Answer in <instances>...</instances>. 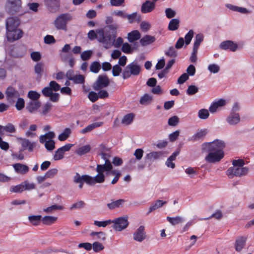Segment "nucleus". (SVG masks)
I'll use <instances>...</instances> for the list:
<instances>
[{
	"label": "nucleus",
	"instance_id": "1",
	"mask_svg": "<svg viewBox=\"0 0 254 254\" xmlns=\"http://www.w3.org/2000/svg\"><path fill=\"white\" fill-rule=\"evenodd\" d=\"M226 144L224 141L215 139L210 142H204L201 145L202 153H208L205 160L210 163L219 162L224 156V148Z\"/></svg>",
	"mask_w": 254,
	"mask_h": 254
},
{
	"label": "nucleus",
	"instance_id": "2",
	"mask_svg": "<svg viewBox=\"0 0 254 254\" xmlns=\"http://www.w3.org/2000/svg\"><path fill=\"white\" fill-rule=\"evenodd\" d=\"M113 169V166L109 160H106V162L104 164H98L96 169V171L98 172V174L93 177L92 179L95 183H103L105 181L106 174L104 173V172H108Z\"/></svg>",
	"mask_w": 254,
	"mask_h": 254
},
{
	"label": "nucleus",
	"instance_id": "3",
	"mask_svg": "<svg viewBox=\"0 0 254 254\" xmlns=\"http://www.w3.org/2000/svg\"><path fill=\"white\" fill-rule=\"evenodd\" d=\"M116 37V33L105 32L103 29L98 32V41L103 43L104 47L106 49L110 48L114 44Z\"/></svg>",
	"mask_w": 254,
	"mask_h": 254
},
{
	"label": "nucleus",
	"instance_id": "4",
	"mask_svg": "<svg viewBox=\"0 0 254 254\" xmlns=\"http://www.w3.org/2000/svg\"><path fill=\"white\" fill-rule=\"evenodd\" d=\"M21 8V0H6L5 10L9 14H16L19 12Z\"/></svg>",
	"mask_w": 254,
	"mask_h": 254
},
{
	"label": "nucleus",
	"instance_id": "5",
	"mask_svg": "<svg viewBox=\"0 0 254 254\" xmlns=\"http://www.w3.org/2000/svg\"><path fill=\"white\" fill-rule=\"evenodd\" d=\"M73 182L76 184H79V188L82 189L84 183H86L89 186H94L96 183L92 179V177L84 175L80 176L78 173H76L73 177Z\"/></svg>",
	"mask_w": 254,
	"mask_h": 254
},
{
	"label": "nucleus",
	"instance_id": "6",
	"mask_svg": "<svg viewBox=\"0 0 254 254\" xmlns=\"http://www.w3.org/2000/svg\"><path fill=\"white\" fill-rule=\"evenodd\" d=\"M249 169L247 167H236L233 166L228 168L226 171V175L230 179L234 177H242L247 175L248 173Z\"/></svg>",
	"mask_w": 254,
	"mask_h": 254
},
{
	"label": "nucleus",
	"instance_id": "7",
	"mask_svg": "<svg viewBox=\"0 0 254 254\" xmlns=\"http://www.w3.org/2000/svg\"><path fill=\"white\" fill-rule=\"evenodd\" d=\"M111 222L114 224L112 227L117 231H122L127 228L129 225L127 216L116 218L111 220Z\"/></svg>",
	"mask_w": 254,
	"mask_h": 254
},
{
	"label": "nucleus",
	"instance_id": "8",
	"mask_svg": "<svg viewBox=\"0 0 254 254\" xmlns=\"http://www.w3.org/2000/svg\"><path fill=\"white\" fill-rule=\"evenodd\" d=\"M71 19L70 14L66 13L60 15L55 20V25L57 29L66 30V24Z\"/></svg>",
	"mask_w": 254,
	"mask_h": 254
},
{
	"label": "nucleus",
	"instance_id": "9",
	"mask_svg": "<svg viewBox=\"0 0 254 254\" xmlns=\"http://www.w3.org/2000/svg\"><path fill=\"white\" fill-rule=\"evenodd\" d=\"M204 35L201 33L197 34L194 37L193 50L191 53V63H195L197 60L198 49L200 44L203 41Z\"/></svg>",
	"mask_w": 254,
	"mask_h": 254
},
{
	"label": "nucleus",
	"instance_id": "10",
	"mask_svg": "<svg viewBox=\"0 0 254 254\" xmlns=\"http://www.w3.org/2000/svg\"><path fill=\"white\" fill-rule=\"evenodd\" d=\"M110 84V80L106 74L100 75L97 80L94 83L92 87L96 90L98 91L102 88L107 87Z\"/></svg>",
	"mask_w": 254,
	"mask_h": 254
},
{
	"label": "nucleus",
	"instance_id": "11",
	"mask_svg": "<svg viewBox=\"0 0 254 254\" xmlns=\"http://www.w3.org/2000/svg\"><path fill=\"white\" fill-rule=\"evenodd\" d=\"M23 33V31L18 29V27L12 28L11 29H7L6 36L7 40L9 42H13L18 40L22 37Z\"/></svg>",
	"mask_w": 254,
	"mask_h": 254
},
{
	"label": "nucleus",
	"instance_id": "12",
	"mask_svg": "<svg viewBox=\"0 0 254 254\" xmlns=\"http://www.w3.org/2000/svg\"><path fill=\"white\" fill-rule=\"evenodd\" d=\"M47 9L51 12L58 11L60 7V1L59 0H43Z\"/></svg>",
	"mask_w": 254,
	"mask_h": 254
},
{
	"label": "nucleus",
	"instance_id": "13",
	"mask_svg": "<svg viewBox=\"0 0 254 254\" xmlns=\"http://www.w3.org/2000/svg\"><path fill=\"white\" fill-rule=\"evenodd\" d=\"M146 233L145 228L143 226H140L133 234V240L141 242L146 238Z\"/></svg>",
	"mask_w": 254,
	"mask_h": 254
},
{
	"label": "nucleus",
	"instance_id": "14",
	"mask_svg": "<svg viewBox=\"0 0 254 254\" xmlns=\"http://www.w3.org/2000/svg\"><path fill=\"white\" fill-rule=\"evenodd\" d=\"M238 45L231 40H227L220 43L219 47L224 50H229L232 52H235L238 48Z\"/></svg>",
	"mask_w": 254,
	"mask_h": 254
},
{
	"label": "nucleus",
	"instance_id": "15",
	"mask_svg": "<svg viewBox=\"0 0 254 254\" xmlns=\"http://www.w3.org/2000/svg\"><path fill=\"white\" fill-rule=\"evenodd\" d=\"M164 153L163 151H152L147 153L144 157L145 161L146 162L149 161V165H150L152 161L161 157Z\"/></svg>",
	"mask_w": 254,
	"mask_h": 254
},
{
	"label": "nucleus",
	"instance_id": "16",
	"mask_svg": "<svg viewBox=\"0 0 254 254\" xmlns=\"http://www.w3.org/2000/svg\"><path fill=\"white\" fill-rule=\"evenodd\" d=\"M20 23L19 19L17 17H10L6 20V29H11L18 27Z\"/></svg>",
	"mask_w": 254,
	"mask_h": 254
},
{
	"label": "nucleus",
	"instance_id": "17",
	"mask_svg": "<svg viewBox=\"0 0 254 254\" xmlns=\"http://www.w3.org/2000/svg\"><path fill=\"white\" fill-rule=\"evenodd\" d=\"M152 0V1L150 0H146L142 3L141 7V11L143 13H149L153 11L155 7V2Z\"/></svg>",
	"mask_w": 254,
	"mask_h": 254
},
{
	"label": "nucleus",
	"instance_id": "18",
	"mask_svg": "<svg viewBox=\"0 0 254 254\" xmlns=\"http://www.w3.org/2000/svg\"><path fill=\"white\" fill-rule=\"evenodd\" d=\"M227 121L231 125L237 124L240 121L239 114L237 113L231 112L227 118Z\"/></svg>",
	"mask_w": 254,
	"mask_h": 254
},
{
	"label": "nucleus",
	"instance_id": "19",
	"mask_svg": "<svg viewBox=\"0 0 254 254\" xmlns=\"http://www.w3.org/2000/svg\"><path fill=\"white\" fill-rule=\"evenodd\" d=\"M127 67L132 75L137 76L140 72L141 67L137 64V63H135V61H134L132 63L128 64Z\"/></svg>",
	"mask_w": 254,
	"mask_h": 254
},
{
	"label": "nucleus",
	"instance_id": "20",
	"mask_svg": "<svg viewBox=\"0 0 254 254\" xmlns=\"http://www.w3.org/2000/svg\"><path fill=\"white\" fill-rule=\"evenodd\" d=\"M41 103L39 101H31L27 104L26 109L29 112L32 113L37 111L41 106Z\"/></svg>",
	"mask_w": 254,
	"mask_h": 254
},
{
	"label": "nucleus",
	"instance_id": "21",
	"mask_svg": "<svg viewBox=\"0 0 254 254\" xmlns=\"http://www.w3.org/2000/svg\"><path fill=\"white\" fill-rule=\"evenodd\" d=\"M22 148L20 149L19 152H21L23 150L28 148V150L29 152H32L33 150V148L36 146L35 142H30L28 139H23L21 143Z\"/></svg>",
	"mask_w": 254,
	"mask_h": 254
},
{
	"label": "nucleus",
	"instance_id": "22",
	"mask_svg": "<svg viewBox=\"0 0 254 254\" xmlns=\"http://www.w3.org/2000/svg\"><path fill=\"white\" fill-rule=\"evenodd\" d=\"M13 167L17 173L20 174H25L29 170L28 166L20 163H15L13 164Z\"/></svg>",
	"mask_w": 254,
	"mask_h": 254
},
{
	"label": "nucleus",
	"instance_id": "23",
	"mask_svg": "<svg viewBox=\"0 0 254 254\" xmlns=\"http://www.w3.org/2000/svg\"><path fill=\"white\" fill-rule=\"evenodd\" d=\"M226 101L224 99H220L217 101L214 102L211 104L209 108V111L211 113L216 112L219 107H222L226 104Z\"/></svg>",
	"mask_w": 254,
	"mask_h": 254
},
{
	"label": "nucleus",
	"instance_id": "24",
	"mask_svg": "<svg viewBox=\"0 0 254 254\" xmlns=\"http://www.w3.org/2000/svg\"><path fill=\"white\" fill-rule=\"evenodd\" d=\"M247 238L244 237H239L236 240L235 249L237 252H240L246 244Z\"/></svg>",
	"mask_w": 254,
	"mask_h": 254
},
{
	"label": "nucleus",
	"instance_id": "25",
	"mask_svg": "<svg viewBox=\"0 0 254 254\" xmlns=\"http://www.w3.org/2000/svg\"><path fill=\"white\" fill-rule=\"evenodd\" d=\"M141 37V34L138 30H133L127 34L128 41L130 43H133Z\"/></svg>",
	"mask_w": 254,
	"mask_h": 254
},
{
	"label": "nucleus",
	"instance_id": "26",
	"mask_svg": "<svg viewBox=\"0 0 254 254\" xmlns=\"http://www.w3.org/2000/svg\"><path fill=\"white\" fill-rule=\"evenodd\" d=\"M155 41V37L146 35L140 39V43L142 46H145L153 43Z\"/></svg>",
	"mask_w": 254,
	"mask_h": 254
},
{
	"label": "nucleus",
	"instance_id": "27",
	"mask_svg": "<svg viewBox=\"0 0 254 254\" xmlns=\"http://www.w3.org/2000/svg\"><path fill=\"white\" fill-rule=\"evenodd\" d=\"M166 203H167V201H163L161 200H157L155 201L154 202L152 203L151 205L150 206V207L149 208V211L147 213L146 215H148L150 214V213H151V212H152L154 210H155L157 208L162 207L163 205H164Z\"/></svg>",
	"mask_w": 254,
	"mask_h": 254
},
{
	"label": "nucleus",
	"instance_id": "28",
	"mask_svg": "<svg viewBox=\"0 0 254 254\" xmlns=\"http://www.w3.org/2000/svg\"><path fill=\"white\" fill-rule=\"evenodd\" d=\"M126 18L128 20L129 23H132L134 22L139 23L141 21V15L138 14L136 12H133L130 14H127Z\"/></svg>",
	"mask_w": 254,
	"mask_h": 254
},
{
	"label": "nucleus",
	"instance_id": "29",
	"mask_svg": "<svg viewBox=\"0 0 254 254\" xmlns=\"http://www.w3.org/2000/svg\"><path fill=\"white\" fill-rule=\"evenodd\" d=\"M125 200L123 199H120L116 201H112L107 204V206L110 210H113L117 208H120L125 203Z\"/></svg>",
	"mask_w": 254,
	"mask_h": 254
},
{
	"label": "nucleus",
	"instance_id": "30",
	"mask_svg": "<svg viewBox=\"0 0 254 254\" xmlns=\"http://www.w3.org/2000/svg\"><path fill=\"white\" fill-rule=\"evenodd\" d=\"M187 73H184L182 74L178 79V84H182L189 79V75H190V64L189 65L187 69Z\"/></svg>",
	"mask_w": 254,
	"mask_h": 254
},
{
	"label": "nucleus",
	"instance_id": "31",
	"mask_svg": "<svg viewBox=\"0 0 254 254\" xmlns=\"http://www.w3.org/2000/svg\"><path fill=\"white\" fill-rule=\"evenodd\" d=\"M103 124V122H96V123H93L92 124L88 125L85 128L83 129L81 131V132L82 133H86L87 132H90V131H92L94 128L102 126Z\"/></svg>",
	"mask_w": 254,
	"mask_h": 254
},
{
	"label": "nucleus",
	"instance_id": "32",
	"mask_svg": "<svg viewBox=\"0 0 254 254\" xmlns=\"http://www.w3.org/2000/svg\"><path fill=\"white\" fill-rule=\"evenodd\" d=\"M57 217L51 216H45L42 217V222L44 225H50L54 223L57 220Z\"/></svg>",
	"mask_w": 254,
	"mask_h": 254
},
{
	"label": "nucleus",
	"instance_id": "33",
	"mask_svg": "<svg viewBox=\"0 0 254 254\" xmlns=\"http://www.w3.org/2000/svg\"><path fill=\"white\" fill-rule=\"evenodd\" d=\"M29 222L34 226L39 225L42 221L41 215H31L28 217Z\"/></svg>",
	"mask_w": 254,
	"mask_h": 254
},
{
	"label": "nucleus",
	"instance_id": "34",
	"mask_svg": "<svg viewBox=\"0 0 254 254\" xmlns=\"http://www.w3.org/2000/svg\"><path fill=\"white\" fill-rule=\"evenodd\" d=\"M180 20L178 19H172L168 25V29L170 31H175L179 27Z\"/></svg>",
	"mask_w": 254,
	"mask_h": 254
},
{
	"label": "nucleus",
	"instance_id": "35",
	"mask_svg": "<svg viewBox=\"0 0 254 254\" xmlns=\"http://www.w3.org/2000/svg\"><path fill=\"white\" fill-rule=\"evenodd\" d=\"M18 94V91L11 86H9L5 91V94L8 100H9L10 98L17 96Z\"/></svg>",
	"mask_w": 254,
	"mask_h": 254
},
{
	"label": "nucleus",
	"instance_id": "36",
	"mask_svg": "<svg viewBox=\"0 0 254 254\" xmlns=\"http://www.w3.org/2000/svg\"><path fill=\"white\" fill-rule=\"evenodd\" d=\"M152 100L153 98L151 95L145 94L140 99L139 103L141 105H148L152 102Z\"/></svg>",
	"mask_w": 254,
	"mask_h": 254
},
{
	"label": "nucleus",
	"instance_id": "37",
	"mask_svg": "<svg viewBox=\"0 0 254 254\" xmlns=\"http://www.w3.org/2000/svg\"><path fill=\"white\" fill-rule=\"evenodd\" d=\"M91 150V147L90 145H86L79 147L78 149L75 151V153L79 155H84L90 151Z\"/></svg>",
	"mask_w": 254,
	"mask_h": 254
},
{
	"label": "nucleus",
	"instance_id": "38",
	"mask_svg": "<svg viewBox=\"0 0 254 254\" xmlns=\"http://www.w3.org/2000/svg\"><path fill=\"white\" fill-rule=\"evenodd\" d=\"M71 133V129L69 128H66L64 129L63 132L59 135L58 139L62 141H64L69 136Z\"/></svg>",
	"mask_w": 254,
	"mask_h": 254
},
{
	"label": "nucleus",
	"instance_id": "39",
	"mask_svg": "<svg viewBox=\"0 0 254 254\" xmlns=\"http://www.w3.org/2000/svg\"><path fill=\"white\" fill-rule=\"evenodd\" d=\"M207 130L206 129H203L199 131H198L196 134H195L193 136L191 137V140H193V141H197L200 139H202L205 135L207 134Z\"/></svg>",
	"mask_w": 254,
	"mask_h": 254
},
{
	"label": "nucleus",
	"instance_id": "40",
	"mask_svg": "<svg viewBox=\"0 0 254 254\" xmlns=\"http://www.w3.org/2000/svg\"><path fill=\"white\" fill-rule=\"evenodd\" d=\"M134 115L133 113H129L125 115L122 121V123L128 125L133 121Z\"/></svg>",
	"mask_w": 254,
	"mask_h": 254
},
{
	"label": "nucleus",
	"instance_id": "41",
	"mask_svg": "<svg viewBox=\"0 0 254 254\" xmlns=\"http://www.w3.org/2000/svg\"><path fill=\"white\" fill-rule=\"evenodd\" d=\"M166 219L167 220L173 225H177L183 221V219L180 216H177L175 217L168 216Z\"/></svg>",
	"mask_w": 254,
	"mask_h": 254
},
{
	"label": "nucleus",
	"instance_id": "42",
	"mask_svg": "<svg viewBox=\"0 0 254 254\" xmlns=\"http://www.w3.org/2000/svg\"><path fill=\"white\" fill-rule=\"evenodd\" d=\"M101 67L100 63L97 61H95L91 63L90 66V70L91 72L96 73L99 71Z\"/></svg>",
	"mask_w": 254,
	"mask_h": 254
},
{
	"label": "nucleus",
	"instance_id": "43",
	"mask_svg": "<svg viewBox=\"0 0 254 254\" xmlns=\"http://www.w3.org/2000/svg\"><path fill=\"white\" fill-rule=\"evenodd\" d=\"M34 71L37 74L41 77L44 72V64L42 63H37L34 66Z\"/></svg>",
	"mask_w": 254,
	"mask_h": 254
},
{
	"label": "nucleus",
	"instance_id": "44",
	"mask_svg": "<svg viewBox=\"0 0 254 254\" xmlns=\"http://www.w3.org/2000/svg\"><path fill=\"white\" fill-rule=\"evenodd\" d=\"M180 122V119L177 116H174L168 119V124L171 127L177 126Z\"/></svg>",
	"mask_w": 254,
	"mask_h": 254
},
{
	"label": "nucleus",
	"instance_id": "45",
	"mask_svg": "<svg viewBox=\"0 0 254 254\" xmlns=\"http://www.w3.org/2000/svg\"><path fill=\"white\" fill-rule=\"evenodd\" d=\"M209 116V113L208 110L205 109H202L199 110L198 112V117L202 120L207 119Z\"/></svg>",
	"mask_w": 254,
	"mask_h": 254
},
{
	"label": "nucleus",
	"instance_id": "46",
	"mask_svg": "<svg viewBox=\"0 0 254 254\" xmlns=\"http://www.w3.org/2000/svg\"><path fill=\"white\" fill-rule=\"evenodd\" d=\"M64 209V207L62 205H53L51 206L48 207L47 208L44 209V211L47 213H50L53 210H63Z\"/></svg>",
	"mask_w": 254,
	"mask_h": 254
},
{
	"label": "nucleus",
	"instance_id": "47",
	"mask_svg": "<svg viewBox=\"0 0 254 254\" xmlns=\"http://www.w3.org/2000/svg\"><path fill=\"white\" fill-rule=\"evenodd\" d=\"M93 251L95 253H98L104 249V246L98 242H95L92 244Z\"/></svg>",
	"mask_w": 254,
	"mask_h": 254
},
{
	"label": "nucleus",
	"instance_id": "48",
	"mask_svg": "<svg viewBox=\"0 0 254 254\" xmlns=\"http://www.w3.org/2000/svg\"><path fill=\"white\" fill-rule=\"evenodd\" d=\"M121 50L126 54H131L133 52L131 46L127 42L123 44Z\"/></svg>",
	"mask_w": 254,
	"mask_h": 254
},
{
	"label": "nucleus",
	"instance_id": "49",
	"mask_svg": "<svg viewBox=\"0 0 254 254\" xmlns=\"http://www.w3.org/2000/svg\"><path fill=\"white\" fill-rule=\"evenodd\" d=\"M27 96L30 99L37 101L40 97L39 93L35 91H30L28 93Z\"/></svg>",
	"mask_w": 254,
	"mask_h": 254
},
{
	"label": "nucleus",
	"instance_id": "50",
	"mask_svg": "<svg viewBox=\"0 0 254 254\" xmlns=\"http://www.w3.org/2000/svg\"><path fill=\"white\" fill-rule=\"evenodd\" d=\"M93 52L91 50H87L84 51L81 54V58L83 61H87L92 57Z\"/></svg>",
	"mask_w": 254,
	"mask_h": 254
},
{
	"label": "nucleus",
	"instance_id": "51",
	"mask_svg": "<svg viewBox=\"0 0 254 254\" xmlns=\"http://www.w3.org/2000/svg\"><path fill=\"white\" fill-rule=\"evenodd\" d=\"M24 190V188L23 187V183H22L21 184L11 187L10 189V191L11 192H14L16 193H21Z\"/></svg>",
	"mask_w": 254,
	"mask_h": 254
},
{
	"label": "nucleus",
	"instance_id": "52",
	"mask_svg": "<svg viewBox=\"0 0 254 254\" xmlns=\"http://www.w3.org/2000/svg\"><path fill=\"white\" fill-rule=\"evenodd\" d=\"M45 147L47 150L52 151L55 148V142L53 139H50L45 142Z\"/></svg>",
	"mask_w": 254,
	"mask_h": 254
},
{
	"label": "nucleus",
	"instance_id": "53",
	"mask_svg": "<svg viewBox=\"0 0 254 254\" xmlns=\"http://www.w3.org/2000/svg\"><path fill=\"white\" fill-rule=\"evenodd\" d=\"M75 84H82L85 82V77L83 75H76L72 80Z\"/></svg>",
	"mask_w": 254,
	"mask_h": 254
},
{
	"label": "nucleus",
	"instance_id": "54",
	"mask_svg": "<svg viewBox=\"0 0 254 254\" xmlns=\"http://www.w3.org/2000/svg\"><path fill=\"white\" fill-rule=\"evenodd\" d=\"M112 223V222H111V220H105L103 221H95L94 222V224L97 226L98 227H105L107 225Z\"/></svg>",
	"mask_w": 254,
	"mask_h": 254
},
{
	"label": "nucleus",
	"instance_id": "55",
	"mask_svg": "<svg viewBox=\"0 0 254 254\" xmlns=\"http://www.w3.org/2000/svg\"><path fill=\"white\" fill-rule=\"evenodd\" d=\"M208 69L211 73H216L220 70V67L216 64H210L208 66Z\"/></svg>",
	"mask_w": 254,
	"mask_h": 254
},
{
	"label": "nucleus",
	"instance_id": "56",
	"mask_svg": "<svg viewBox=\"0 0 254 254\" xmlns=\"http://www.w3.org/2000/svg\"><path fill=\"white\" fill-rule=\"evenodd\" d=\"M25 106V102L23 98H18L15 104V107L17 110H21Z\"/></svg>",
	"mask_w": 254,
	"mask_h": 254
},
{
	"label": "nucleus",
	"instance_id": "57",
	"mask_svg": "<svg viewBox=\"0 0 254 254\" xmlns=\"http://www.w3.org/2000/svg\"><path fill=\"white\" fill-rule=\"evenodd\" d=\"M122 71V68L118 64H116L113 67L112 73L114 76H118Z\"/></svg>",
	"mask_w": 254,
	"mask_h": 254
},
{
	"label": "nucleus",
	"instance_id": "58",
	"mask_svg": "<svg viewBox=\"0 0 254 254\" xmlns=\"http://www.w3.org/2000/svg\"><path fill=\"white\" fill-rule=\"evenodd\" d=\"M165 55L170 57L175 58L177 56V52L173 47H170L168 51L165 52Z\"/></svg>",
	"mask_w": 254,
	"mask_h": 254
},
{
	"label": "nucleus",
	"instance_id": "59",
	"mask_svg": "<svg viewBox=\"0 0 254 254\" xmlns=\"http://www.w3.org/2000/svg\"><path fill=\"white\" fill-rule=\"evenodd\" d=\"M60 148L58 149L55 152V155H54V159L55 161L61 160L64 157V153L63 151H59Z\"/></svg>",
	"mask_w": 254,
	"mask_h": 254
},
{
	"label": "nucleus",
	"instance_id": "60",
	"mask_svg": "<svg viewBox=\"0 0 254 254\" xmlns=\"http://www.w3.org/2000/svg\"><path fill=\"white\" fill-rule=\"evenodd\" d=\"M85 204L83 201L80 200L76 203L73 204L70 207V210H72L74 209H80L83 208Z\"/></svg>",
	"mask_w": 254,
	"mask_h": 254
},
{
	"label": "nucleus",
	"instance_id": "61",
	"mask_svg": "<svg viewBox=\"0 0 254 254\" xmlns=\"http://www.w3.org/2000/svg\"><path fill=\"white\" fill-rule=\"evenodd\" d=\"M49 87L52 89V91L57 92L60 90L61 86L55 81H51L49 83Z\"/></svg>",
	"mask_w": 254,
	"mask_h": 254
},
{
	"label": "nucleus",
	"instance_id": "62",
	"mask_svg": "<svg viewBox=\"0 0 254 254\" xmlns=\"http://www.w3.org/2000/svg\"><path fill=\"white\" fill-rule=\"evenodd\" d=\"M180 130H177L170 134L169 135V139L170 141L174 142L176 140L180 135Z\"/></svg>",
	"mask_w": 254,
	"mask_h": 254
},
{
	"label": "nucleus",
	"instance_id": "63",
	"mask_svg": "<svg viewBox=\"0 0 254 254\" xmlns=\"http://www.w3.org/2000/svg\"><path fill=\"white\" fill-rule=\"evenodd\" d=\"M3 129L4 131L9 133H14L16 131L14 126L11 123H8L6 126H4Z\"/></svg>",
	"mask_w": 254,
	"mask_h": 254
},
{
	"label": "nucleus",
	"instance_id": "64",
	"mask_svg": "<svg viewBox=\"0 0 254 254\" xmlns=\"http://www.w3.org/2000/svg\"><path fill=\"white\" fill-rule=\"evenodd\" d=\"M58 169L56 168L48 170L45 174L47 178H52L58 173Z\"/></svg>",
	"mask_w": 254,
	"mask_h": 254
}]
</instances>
